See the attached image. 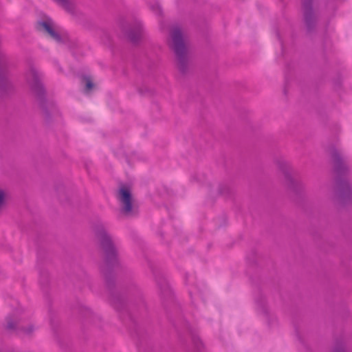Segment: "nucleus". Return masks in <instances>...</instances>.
Returning <instances> with one entry per match:
<instances>
[{"label": "nucleus", "mask_w": 352, "mask_h": 352, "mask_svg": "<svg viewBox=\"0 0 352 352\" xmlns=\"http://www.w3.org/2000/svg\"><path fill=\"white\" fill-rule=\"evenodd\" d=\"M93 86H94V85H93L91 80L89 78H87L86 79V90L87 91H89V90L91 89Z\"/></svg>", "instance_id": "10"}, {"label": "nucleus", "mask_w": 352, "mask_h": 352, "mask_svg": "<svg viewBox=\"0 0 352 352\" xmlns=\"http://www.w3.org/2000/svg\"><path fill=\"white\" fill-rule=\"evenodd\" d=\"M142 34V29L140 27H138L134 32H131L128 36L129 38L132 42H136L141 36Z\"/></svg>", "instance_id": "7"}, {"label": "nucleus", "mask_w": 352, "mask_h": 352, "mask_svg": "<svg viewBox=\"0 0 352 352\" xmlns=\"http://www.w3.org/2000/svg\"><path fill=\"white\" fill-rule=\"evenodd\" d=\"M303 6L305 8V17L306 21H307L308 19H309V16L310 14L309 5V3H307V2L305 1L303 3Z\"/></svg>", "instance_id": "8"}, {"label": "nucleus", "mask_w": 352, "mask_h": 352, "mask_svg": "<svg viewBox=\"0 0 352 352\" xmlns=\"http://www.w3.org/2000/svg\"><path fill=\"white\" fill-rule=\"evenodd\" d=\"M8 328L10 329H14V325L13 324L10 323V322H8Z\"/></svg>", "instance_id": "12"}, {"label": "nucleus", "mask_w": 352, "mask_h": 352, "mask_svg": "<svg viewBox=\"0 0 352 352\" xmlns=\"http://www.w3.org/2000/svg\"><path fill=\"white\" fill-rule=\"evenodd\" d=\"M173 48L177 57L181 69L186 61V50L182 32L179 29L175 28L172 31Z\"/></svg>", "instance_id": "1"}, {"label": "nucleus", "mask_w": 352, "mask_h": 352, "mask_svg": "<svg viewBox=\"0 0 352 352\" xmlns=\"http://www.w3.org/2000/svg\"><path fill=\"white\" fill-rule=\"evenodd\" d=\"M6 198V193L3 190L0 188V208L3 206Z\"/></svg>", "instance_id": "9"}, {"label": "nucleus", "mask_w": 352, "mask_h": 352, "mask_svg": "<svg viewBox=\"0 0 352 352\" xmlns=\"http://www.w3.org/2000/svg\"><path fill=\"white\" fill-rule=\"evenodd\" d=\"M335 160H338V162H340V158L336 159V156L335 157Z\"/></svg>", "instance_id": "13"}, {"label": "nucleus", "mask_w": 352, "mask_h": 352, "mask_svg": "<svg viewBox=\"0 0 352 352\" xmlns=\"http://www.w3.org/2000/svg\"><path fill=\"white\" fill-rule=\"evenodd\" d=\"M36 28L42 32H46L57 42L61 41V36L54 29V23L51 19H45L44 21H38L36 25Z\"/></svg>", "instance_id": "4"}, {"label": "nucleus", "mask_w": 352, "mask_h": 352, "mask_svg": "<svg viewBox=\"0 0 352 352\" xmlns=\"http://www.w3.org/2000/svg\"><path fill=\"white\" fill-rule=\"evenodd\" d=\"M334 352H346L344 348L336 349Z\"/></svg>", "instance_id": "11"}, {"label": "nucleus", "mask_w": 352, "mask_h": 352, "mask_svg": "<svg viewBox=\"0 0 352 352\" xmlns=\"http://www.w3.org/2000/svg\"><path fill=\"white\" fill-rule=\"evenodd\" d=\"M28 82L30 84L33 89H41V84L39 76L35 69H31L26 74Z\"/></svg>", "instance_id": "5"}, {"label": "nucleus", "mask_w": 352, "mask_h": 352, "mask_svg": "<svg viewBox=\"0 0 352 352\" xmlns=\"http://www.w3.org/2000/svg\"><path fill=\"white\" fill-rule=\"evenodd\" d=\"M118 200L122 206L124 213L129 214L132 211V196L129 189L122 186L118 191Z\"/></svg>", "instance_id": "3"}, {"label": "nucleus", "mask_w": 352, "mask_h": 352, "mask_svg": "<svg viewBox=\"0 0 352 352\" xmlns=\"http://www.w3.org/2000/svg\"><path fill=\"white\" fill-rule=\"evenodd\" d=\"M97 235L104 251L107 262L114 261L116 259V250L110 236L104 229L98 230Z\"/></svg>", "instance_id": "2"}, {"label": "nucleus", "mask_w": 352, "mask_h": 352, "mask_svg": "<svg viewBox=\"0 0 352 352\" xmlns=\"http://www.w3.org/2000/svg\"><path fill=\"white\" fill-rule=\"evenodd\" d=\"M59 6H62L68 12H72L74 8L73 3L70 0H54Z\"/></svg>", "instance_id": "6"}]
</instances>
